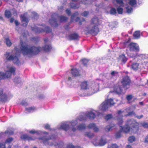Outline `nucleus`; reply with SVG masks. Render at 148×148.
Listing matches in <instances>:
<instances>
[{"label": "nucleus", "instance_id": "473e14b6", "mask_svg": "<svg viewBox=\"0 0 148 148\" xmlns=\"http://www.w3.org/2000/svg\"><path fill=\"white\" fill-rule=\"evenodd\" d=\"M135 140V138L133 136L130 137L128 139V140L130 143H132L134 142Z\"/></svg>", "mask_w": 148, "mask_h": 148}, {"label": "nucleus", "instance_id": "20e7f679", "mask_svg": "<svg viewBox=\"0 0 148 148\" xmlns=\"http://www.w3.org/2000/svg\"><path fill=\"white\" fill-rule=\"evenodd\" d=\"M127 48L130 50V52L127 53V55L131 57H135L136 52L139 50L138 46L135 43H130L129 44Z\"/></svg>", "mask_w": 148, "mask_h": 148}, {"label": "nucleus", "instance_id": "864d4df0", "mask_svg": "<svg viewBox=\"0 0 148 148\" xmlns=\"http://www.w3.org/2000/svg\"><path fill=\"white\" fill-rule=\"evenodd\" d=\"M60 20L62 21H65L66 20V18L64 16H62Z\"/></svg>", "mask_w": 148, "mask_h": 148}, {"label": "nucleus", "instance_id": "f03ea898", "mask_svg": "<svg viewBox=\"0 0 148 148\" xmlns=\"http://www.w3.org/2000/svg\"><path fill=\"white\" fill-rule=\"evenodd\" d=\"M21 52L24 55L30 56L37 54L41 51L42 49L39 47L29 48L25 42H21Z\"/></svg>", "mask_w": 148, "mask_h": 148}, {"label": "nucleus", "instance_id": "dca6fc26", "mask_svg": "<svg viewBox=\"0 0 148 148\" xmlns=\"http://www.w3.org/2000/svg\"><path fill=\"white\" fill-rule=\"evenodd\" d=\"M3 93V91L2 89H0V96L2 95L1 96L2 100L3 101H6L8 99L10 98V97L9 95H7L5 93Z\"/></svg>", "mask_w": 148, "mask_h": 148}, {"label": "nucleus", "instance_id": "9d476101", "mask_svg": "<svg viewBox=\"0 0 148 148\" xmlns=\"http://www.w3.org/2000/svg\"><path fill=\"white\" fill-rule=\"evenodd\" d=\"M139 59V62L143 61L142 64H144L145 67L146 66H148V56L147 55L143 54H140L139 55L137 58Z\"/></svg>", "mask_w": 148, "mask_h": 148}, {"label": "nucleus", "instance_id": "c03bdc74", "mask_svg": "<svg viewBox=\"0 0 148 148\" xmlns=\"http://www.w3.org/2000/svg\"><path fill=\"white\" fill-rule=\"evenodd\" d=\"M117 119L118 121V124L119 125L123 123V121L122 118H119Z\"/></svg>", "mask_w": 148, "mask_h": 148}, {"label": "nucleus", "instance_id": "a878e982", "mask_svg": "<svg viewBox=\"0 0 148 148\" xmlns=\"http://www.w3.org/2000/svg\"><path fill=\"white\" fill-rule=\"evenodd\" d=\"M78 36L76 34H73L69 36V39L70 40L76 39L78 38Z\"/></svg>", "mask_w": 148, "mask_h": 148}, {"label": "nucleus", "instance_id": "e433bc0d", "mask_svg": "<svg viewBox=\"0 0 148 148\" xmlns=\"http://www.w3.org/2000/svg\"><path fill=\"white\" fill-rule=\"evenodd\" d=\"M117 11L118 13L119 14H121L123 12V9L122 8L120 7H119L117 9Z\"/></svg>", "mask_w": 148, "mask_h": 148}, {"label": "nucleus", "instance_id": "680f3d73", "mask_svg": "<svg viewBox=\"0 0 148 148\" xmlns=\"http://www.w3.org/2000/svg\"><path fill=\"white\" fill-rule=\"evenodd\" d=\"M49 125L48 124H47L45 126V128L46 129H47L49 128Z\"/></svg>", "mask_w": 148, "mask_h": 148}, {"label": "nucleus", "instance_id": "e2e57ef3", "mask_svg": "<svg viewBox=\"0 0 148 148\" xmlns=\"http://www.w3.org/2000/svg\"><path fill=\"white\" fill-rule=\"evenodd\" d=\"M44 41L45 43H47L48 41V39L47 38H45L44 39Z\"/></svg>", "mask_w": 148, "mask_h": 148}, {"label": "nucleus", "instance_id": "6e6552de", "mask_svg": "<svg viewBox=\"0 0 148 148\" xmlns=\"http://www.w3.org/2000/svg\"><path fill=\"white\" fill-rule=\"evenodd\" d=\"M143 61L141 62L138 61L137 62L133 63L131 65V68L134 70H141L145 68V67L144 64H142Z\"/></svg>", "mask_w": 148, "mask_h": 148}, {"label": "nucleus", "instance_id": "4c0bfd02", "mask_svg": "<svg viewBox=\"0 0 148 148\" xmlns=\"http://www.w3.org/2000/svg\"><path fill=\"white\" fill-rule=\"evenodd\" d=\"M118 147L116 144H112L108 146V148H118Z\"/></svg>", "mask_w": 148, "mask_h": 148}, {"label": "nucleus", "instance_id": "f8f14e48", "mask_svg": "<svg viewBox=\"0 0 148 148\" xmlns=\"http://www.w3.org/2000/svg\"><path fill=\"white\" fill-rule=\"evenodd\" d=\"M131 108H128L126 109L123 111H119L118 112V116H121L122 115L123 116L128 115V116H132L134 115V113L133 112H130V110Z\"/></svg>", "mask_w": 148, "mask_h": 148}, {"label": "nucleus", "instance_id": "aec40b11", "mask_svg": "<svg viewBox=\"0 0 148 148\" xmlns=\"http://www.w3.org/2000/svg\"><path fill=\"white\" fill-rule=\"evenodd\" d=\"M122 90L119 86H116L114 88V92L118 94H120L122 92Z\"/></svg>", "mask_w": 148, "mask_h": 148}, {"label": "nucleus", "instance_id": "cd10ccee", "mask_svg": "<svg viewBox=\"0 0 148 148\" xmlns=\"http://www.w3.org/2000/svg\"><path fill=\"white\" fill-rule=\"evenodd\" d=\"M133 36L135 38L137 39L140 36V33L139 31H136L133 34Z\"/></svg>", "mask_w": 148, "mask_h": 148}, {"label": "nucleus", "instance_id": "f257e3e1", "mask_svg": "<svg viewBox=\"0 0 148 148\" xmlns=\"http://www.w3.org/2000/svg\"><path fill=\"white\" fill-rule=\"evenodd\" d=\"M139 124L134 120H128L123 127H121L120 131L126 133L132 134L136 133L138 130Z\"/></svg>", "mask_w": 148, "mask_h": 148}, {"label": "nucleus", "instance_id": "bf43d9fd", "mask_svg": "<svg viewBox=\"0 0 148 148\" xmlns=\"http://www.w3.org/2000/svg\"><path fill=\"white\" fill-rule=\"evenodd\" d=\"M117 73L115 71H113L111 73V74L112 75H113L115 74H117Z\"/></svg>", "mask_w": 148, "mask_h": 148}, {"label": "nucleus", "instance_id": "39448f33", "mask_svg": "<svg viewBox=\"0 0 148 148\" xmlns=\"http://www.w3.org/2000/svg\"><path fill=\"white\" fill-rule=\"evenodd\" d=\"M114 104V103L112 99H108L106 100L101 104L99 107V109L102 111H106L108 108L113 105Z\"/></svg>", "mask_w": 148, "mask_h": 148}, {"label": "nucleus", "instance_id": "79ce46f5", "mask_svg": "<svg viewBox=\"0 0 148 148\" xmlns=\"http://www.w3.org/2000/svg\"><path fill=\"white\" fill-rule=\"evenodd\" d=\"M127 10V12L128 13H131L132 11V8L131 7H126Z\"/></svg>", "mask_w": 148, "mask_h": 148}, {"label": "nucleus", "instance_id": "6ab92c4d", "mask_svg": "<svg viewBox=\"0 0 148 148\" xmlns=\"http://www.w3.org/2000/svg\"><path fill=\"white\" fill-rule=\"evenodd\" d=\"M81 88L83 90H87L88 89L89 87H88V85L87 82H82L81 85Z\"/></svg>", "mask_w": 148, "mask_h": 148}, {"label": "nucleus", "instance_id": "c756f323", "mask_svg": "<svg viewBox=\"0 0 148 148\" xmlns=\"http://www.w3.org/2000/svg\"><path fill=\"white\" fill-rule=\"evenodd\" d=\"M5 40V42L6 44L8 46L10 47L12 45V44L10 41V40L8 38H6Z\"/></svg>", "mask_w": 148, "mask_h": 148}, {"label": "nucleus", "instance_id": "423d86ee", "mask_svg": "<svg viewBox=\"0 0 148 148\" xmlns=\"http://www.w3.org/2000/svg\"><path fill=\"white\" fill-rule=\"evenodd\" d=\"M15 71V68L12 67H7V71L5 74L2 72H0V79H2L10 77L12 74H14Z\"/></svg>", "mask_w": 148, "mask_h": 148}, {"label": "nucleus", "instance_id": "338daca9", "mask_svg": "<svg viewBox=\"0 0 148 148\" xmlns=\"http://www.w3.org/2000/svg\"><path fill=\"white\" fill-rule=\"evenodd\" d=\"M126 148H132L131 146L130 145H128L127 146Z\"/></svg>", "mask_w": 148, "mask_h": 148}, {"label": "nucleus", "instance_id": "8fccbe9b", "mask_svg": "<svg viewBox=\"0 0 148 148\" xmlns=\"http://www.w3.org/2000/svg\"><path fill=\"white\" fill-rule=\"evenodd\" d=\"M127 99L128 101L130 102V101L132 99V96L131 95H129L127 97Z\"/></svg>", "mask_w": 148, "mask_h": 148}, {"label": "nucleus", "instance_id": "7c9ffc66", "mask_svg": "<svg viewBox=\"0 0 148 148\" xmlns=\"http://www.w3.org/2000/svg\"><path fill=\"white\" fill-rule=\"evenodd\" d=\"M14 81L15 83H20L22 82L21 79L19 77H16L14 80Z\"/></svg>", "mask_w": 148, "mask_h": 148}, {"label": "nucleus", "instance_id": "2f4dec72", "mask_svg": "<svg viewBox=\"0 0 148 148\" xmlns=\"http://www.w3.org/2000/svg\"><path fill=\"white\" fill-rule=\"evenodd\" d=\"M116 3L119 4L121 7L124 6V3L123 2L122 0H116Z\"/></svg>", "mask_w": 148, "mask_h": 148}, {"label": "nucleus", "instance_id": "69168bd1", "mask_svg": "<svg viewBox=\"0 0 148 148\" xmlns=\"http://www.w3.org/2000/svg\"><path fill=\"white\" fill-rule=\"evenodd\" d=\"M5 133L6 134H12L13 133L12 132H8V131H6L5 132Z\"/></svg>", "mask_w": 148, "mask_h": 148}, {"label": "nucleus", "instance_id": "5701e85b", "mask_svg": "<svg viewBox=\"0 0 148 148\" xmlns=\"http://www.w3.org/2000/svg\"><path fill=\"white\" fill-rule=\"evenodd\" d=\"M44 27V29H43L41 27H39L38 28V29L36 31L37 29H35V30H34L36 33H41V32H44V31H47V30L45 28H46V27L44 26L43 27Z\"/></svg>", "mask_w": 148, "mask_h": 148}, {"label": "nucleus", "instance_id": "a18cd8bd", "mask_svg": "<svg viewBox=\"0 0 148 148\" xmlns=\"http://www.w3.org/2000/svg\"><path fill=\"white\" fill-rule=\"evenodd\" d=\"M114 126V125H112L111 127H110L109 126H108L107 127L106 130V131H110L111 130V129L112 127Z\"/></svg>", "mask_w": 148, "mask_h": 148}, {"label": "nucleus", "instance_id": "774afa93", "mask_svg": "<svg viewBox=\"0 0 148 148\" xmlns=\"http://www.w3.org/2000/svg\"><path fill=\"white\" fill-rule=\"evenodd\" d=\"M14 19L13 18H12L10 19V22L11 23H12L14 21Z\"/></svg>", "mask_w": 148, "mask_h": 148}, {"label": "nucleus", "instance_id": "49530a36", "mask_svg": "<svg viewBox=\"0 0 148 148\" xmlns=\"http://www.w3.org/2000/svg\"><path fill=\"white\" fill-rule=\"evenodd\" d=\"M112 118V116L111 114H109L107 115L105 119L106 120H108Z\"/></svg>", "mask_w": 148, "mask_h": 148}, {"label": "nucleus", "instance_id": "4d7b16f0", "mask_svg": "<svg viewBox=\"0 0 148 148\" xmlns=\"http://www.w3.org/2000/svg\"><path fill=\"white\" fill-rule=\"evenodd\" d=\"M71 77H68V81H69V82H68V84H70L71 85V84H70V82H71L70 81H71Z\"/></svg>", "mask_w": 148, "mask_h": 148}, {"label": "nucleus", "instance_id": "393cba45", "mask_svg": "<svg viewBox=\"0 0 148 148\" xmlns=\"http://www.w3.org/2000/svg\"><path fill=\"white\" fill-rule=\"evenodd\" d=\"M99 29L97 26H95V27L93 28L91 30V32L94 34H96L99 32Z\"/></svg>", "mask_w": 148, "mask_h": 148}, {"label": "nucleus", "instance_id": "ddd939ff", "mask_svg": "<svg viewBox=\"0 0 148 148\" xmlns=\"http://www.w3.org/2000/svg\"><path fill=\"white\" fill-rule=\"evenodd\" d=\"M5 56L6 59L9 60H12L15 64H17L19 62L18 59L16 57H13L9 53H7L5 55Z\"/></svg>", "mask_w": 148, "mask_h": 148}, {"label": "nucleus", "instance_id": "b1692460", "mask_svg": "<svg viewBox=\"0 0 148 148\" xmlns=\"http://www.w3.org/2000/svg\"><path fill=\"white\" fill-rule=\"evenodd\" d=\"M43 49L45 51H48L50 50L51 48V46L47 44H46L43 47Z\"/></svg>", "mask_w": 148, "mask_h": 148}, {"label": "nucleus", "instance_id": "f704fd0d", "mask_svg": "<svg viewBox=\"0 0 148 148\" xmlns=\"http://www.w3.org/2000/svg\"><path fill=\"white\" fill-rule=\"evenodd\" d=\"M129 4L131 5H133L136 3V0H130Z\"/></svg>", "mask_w": 148, "mask_h": 148}, {"label": "nucleus", "instance_id": "37998d69", "mask_svg": "<svg viewBox=\"0 0 148 148\" xmlns=\"http://www.w3.org/2000/svg\"><path fill=\"white\" fill-rule=\"evenodd\" d=\"M116 13V11L115 9L112 8L110 11V13L111 14H114Z\"/></svg>", "mask_w": 148, "mask_h": 148}, {"label": "nucleus", "instance_id": "0e129e2a", "mask_svg": "<svg viewBox=\"0 0 148 148\" xmlns=\"http://www.w3.org/2000/svg\"><path fill=\"white\" fill-rule=\"evenodd\" d=\"M14 23L16 25H18L19 24L18 22L17 21H15Z\"/></svg>", "mask_w": 148, "mask_h": 148}, {"label": "nucleus", "instance_id": "412c9836", "mask_svg": "<svg viewBox=\"0 0 148 148\" xmlns=\"http://www.w3.org/2000/svg\"><path fill=\"white\" fill-rule=\"evenodd\" d=\"M119 60L120 62L125 63L127 61V58L124 55H122L119 56Z\"/></svg>", "mask_w": 148, "mask_h": 148}, {"label": "nucleus", "instance_id": "13d9d810", "mask_svg": "<svg viewBox=\"0 0 148 148\" xmlns=\"http://www.w3.org/2000/svg\"><path fill=\"white\" fill-rule=\"evenodd\" d=\"M66 12L68 15L70 14V10L68 9H67L66 10Z\"/></svg>", "mask_w": 148, "mask_h": 148}, {"label": "nucleus", "instance_id": "f3484780", "mask_svg": "<svg viewBox=\"0 0 148 148\" xmlns=\"http://www.w3.org/2000/svg\"><path fill=\"white\" fill-rule=\"evenodd\" d=\"M21 19L23 23V25L26 27L27 25L28 20L25 17V15H24L21 16Z\"/></svg>", "mask_w": 148, "mask_h": 148}, {"label": "nucleus", "instance_id": "4468645a", "mask_svg": "<svg viewBox=\"0 0 148 148\" xmlns=\"http://www.w3.org/2000/svg\"><path fill=\"white\" fill-rule=\"evenodd\" d=\"M130 83V80L128 76L124 77L121 81V83L123 87L126 89L128 88Z\"/></svg>", "mask_w": 148, "mask_h": 148}, {"label": "nucleus", "instance_id": "a19ab883", "mask_svg": "<svg viewBox=\"0 0 148 148\" xmlns=\"http://www.w3.org/2000/svg\"><path fill=\"white\" fill-rule=\"evenodd\" d=\"M92 21L93 23L97 24L98 23V20L97 18H95L92 19Z\"/></svg>", "mask_w": 148, "mask_h": 148}, {"label": "nucleus", "instance_id": "0eeeda50", "mask_svg": "<svg viewBox=\"0 0 148 148\" xmlns=\"http://www.w3.org/2000/svg\"><path fill=\"white\" fill-rule=\"evenodd\" d=\"M92 143L95 146H102L104 145L106 143V139L100 138L99 137L95 138L92 141Z\"/></svg>", "mask_w": 148, "mask_h": 148}, {"label": "nucleus", "instance_id": "6e6d98bb", "mask_svg": "<svg viewBox=\"0 0 148 148\" xmlns=\"http://www.w3.org/2000/svg\"><path fill=\"white\" fill-rule=\"evenodd\" d=\"M21 104L25 106L27 105V103L25 101H23L22 102Z\"/></svg>", "mask_w": 148, "mask_h": 148}, {"label": "nucleus", "instance_id": "58836bf2", "mask_svg": "<svg viewBox=\"0 0 148 148\" xmlns=\"http://www.w3.org/2000/svg\"><path fill=\"white\" fill-rule=\"evenodd\" d=\"M81 62L84 65H85L87 64L88 62V60L86 59H83L82 60Z\"/></svg>", "mask_w": 148, "mask_h": 148}, {"label": "nucleus", "instance_id": "09e8293b", "mask_svg": "<svg viewBox=\"0 0 148 148\" xmlns=\"http://www.w3.org/2000/svg\"><path fill=\"white\" fill-rule=\"evenodd\" d=\"M88 14V12L87 11H85L83 12L82 14V16H86Z\"/></svg>", "mask_w": 148, "mask_h": 148}, {"label": "nucleus", "instance_id": "2eb2a0df", "mask_svg": "<svg viewBox=\"0 0 148 148\" xmlns=\"http://www.w3.org/2000/svg\"><path fill=\"white\" fill-rule=\"evenodd\" d=\"M98 112L96 111L93 110L91 112H88L86 115V116L90 119H94L96 117V115L98 114Z\"/></svg>", "mask_w": 148, "mask_h": 148}, {"label": "nucleus", "instance_id": "7ed1b4c3", "mask_svg": "<svg viewBox=\"0 0 148 148\" xmlns=\"http://www.w3.org/2000/svg\"><path fill=\"white\" fill-rule=\"evenodd\" d=\"M84 120V119H83V118H82L80 117L79 119H78L76 121L72 122V123L67 122H62L58 125V129H62L65 131H66L69 129V126L71 125V127L72 130L73 131H75L76 130V129L73 128V127L76 125L77 123L79 122L80 121H82Z\"/></svg>", "mask_w": 148, "mask_h": 148}, {"label": "nucleus", "instance_id": "5fc2aeb1", "mask_svg": "<svg viewBox=\"0 0 148 148\" xmlns=\"http://www.w3.org/2000/svg\"><path fill=\"white\" fill-rule=\"evenodd\" d=\"M93 129L94 130V131L95 132H97L99 130L97 128V127H96L95 125Z\"/></svg>", "mask_w": 148, "mask_h": 148}, {"label": "nucleus", "instance_id": "1a4fd4ad", "mask_svg": "<svg viewBox=\"0 0 148 148\" xmlns=\"http://www.w3.org/2000/svg\"><path fill=\"white\" fill-rule=\"evenodd\" d=\"M88 89L91 92L90 95H91L99 90V86L97 84H96L94 82L93 83L91 84H90Z\"/></svg>", "mask_w": 148, "mask_h": 148}, {"label": "nucleus", "instance_id": "052dcab7", "mask_svg": "<svg viewBox=\"0 0 148 148\" xmlns=\"http://www.w3.org/2000/svg\"><path fill=\"white\" fill-rule=\"evenodd\" d=\"M145 141L146 143H148V136L145 138Z\"/></svg>", "mask_w": 148, "mask_h": 148}, {"label": "nucleus", "instance_id": "ea45409f", "mask_svg": "<svg viewBox=\"0 0 148 148\" xmlns=\"http://www.w3.org/2000/svg\"><path fill=\"white\" fill-rule=\"evenodd\" d=\"M142 126L145 128H148V123L145 122H143L141 124Z\"/></svg>", "mask_w": 148, "mask_h": 148}, {"label": "nucleus", "instance_id": "603ef678", "mask_svg": "<svg viewBox=\"0 0 148 148\" xmlns=\"http://www.w3.org/2000/svg\"><path fill=\"white\" fill-rule=\"evenodd\" d=\"M29 133H31V134H34L36 133H39L38 132H37V131H35L34 130H31V131H30Z\"/></svg>", "mask_w": 148, "mask_h": 148}, {"label": "nucleus", "instance_id": "c85d7f7f", "mask_svg": "<svg viewBox=\"0 0 148 148\" xmlns=\"http://www.w3.org/2000/svg\"><path fill=\"white\" fill-rule=\"evenodd\" d=\"M21 138L23 139H26L28 140H34V139H32L31 138L29 137L26 135H23L21 136Z\"/></svg>", "mask_w": 148, "mask_h": 148}, {"label": "nucleus", "instance_id": "9b49d317", "mask_svg": "<svg viewBox=\"0 0 148 148\" xmlns=\"http://www.w3.org/2000/svg\"><path fill=\"white\" fill-rule=\"evenodd\" d=\"M13 140V139L12 138H8L6 140L5 143H0V148H11V145L10 143Z\"/></svg>", "mask_w": 148, "mask_h": 148}, {"label": "nucleus", "instance_id": "de8ad7c7", "mask_svg": "<svg viewBox=\"0 0 148 148\" xmlns=\"http://www.w3.org/2000/svg\"><path fill=\"white\" fill-rule=\"evenodd\" d=\"M95 125L93 123H91L89 124L88 127L90 129H93L95 127Z\"/></svg>", "mask_w": 148, "mask_h": 148}, {"label": "nucleus", "instance_id": "bb28decb", "mask_svg": "<svg viewBox=\"0 0 148 148\" xmlns=\"http://www.w3.org/2000/svg\"><path fill=\"white\" fill-rule=\"evenodd\" d=\"M5 15L6 17L9 18L11 16V14L10 11L7 10L5 12Z\"/></svg>", "mask_w": 148, "mask_h": 148}, {"label": "nucleus", "instance_id": "3c124183", "mask_svg": "<svg viewBox=\"0 0 148 148\" xmlns=\"http://www.w3.org/2000/svg\"><path fill=\"white\" fill-rule=\"evenodd\" d=\"M135 117L138 119H140L143 117V115L140 116L135 115Z\"/></svg>", "mask_w": 148, "mask_h": 148}, {"label": "nucleus", "instance_id": "a211bd4d", "mask_svg": "<svg viewBox=\"0 0 148 148\" xmlns=\"http://www.w3.org/2000/svg\"><path fill=\"white\" fill-rule=\"evenodd\" d=\"M71 74L74 77L79 75V73L78 71L76 69H73L71 70Z\"/></svg>", "mask_w": 148, "mask_h": 148}, {"label": "nucleus", "instance_id": "4be33fe9", "mask_svg": "<svg viewBox=\"0 0 148 148\" xmlns=\"http://www.w3.org/2000/svg\"><path fill=\"white\" fill-rule=\"evenodd\" d=\"M36 108L34 107H30L26 108V111L27 112H33L36 110Z\"/></svg>", "mask_w": 148, "mask_h": 148}, {"label": "nucleus", "instance_id": "c9c22d12", "mask_svg": "<svg viewBox=\"0 0 148 148\" xmlns=\"http://www.w3.org/2000/svg\"><path fill=\"white\" fill-rule=\"evenodd\" d=\"M85 125L84 124L80 125L78 126L77 129L79 130H80L83 129L85 128Z\"/></svg>", "mask_w": 148, "mask_h": 148}, {"label": "nucleus", "instance_id": "72a5a7b5", "mask_svg": "<svg viewBox=\"0 0 148 148\" xmlns=\"http://www.w3.org/2000/svg\"><path fill=\"white\" fill-rule=\"evenodd\" d=\"M85 135L89 138L92 137L94 136L93 133L88 132L86 133Z\"/></svg>", "mask_w": 148, "mask_h": 148}]
</instances>
